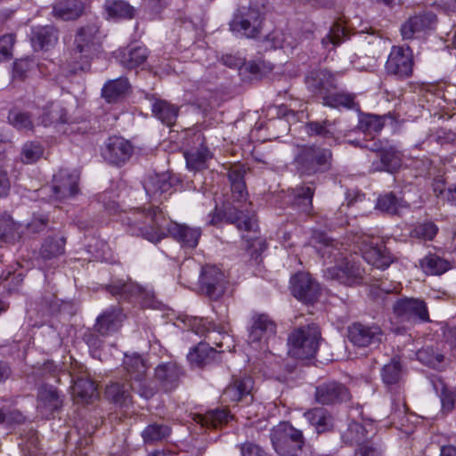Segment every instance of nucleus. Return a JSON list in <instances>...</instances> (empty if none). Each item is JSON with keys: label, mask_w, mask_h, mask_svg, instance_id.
Masks as SVG:
<instances>
[{"label": "nucleus", "mask_w": 456, "mask_h": 456, "mask_svg": "<svg viewBox=\"0 0 456 456\" xmlns=\"http://www.w3.org/2000/svg\"><path fill=\"white\" fill-rule=\"evenodd\" d=\"M305 85L314 94L320 95L324 100L332 89L336 88L337 83L333 74L326 69L312 70L305 77Z\"/></svg>", "instance_id": "4be33fe9"}, {"label": "nucleus", "mask_w": 456, "mask_h": 456, "mask_svg": "<svg viewBox=\"0 0 456 456\" xmlns=\"http://www.w3.org/2000/svg\"><path fill=\"white\" fill-rule=\"evenodd\" d=\"M7 120L19 132L27 134L34 130V122L28 112L12 109L8 112Z\"/></svg>", "instance_id": "a19ab883"}, {"label": "nucleus", "mask_w": 456, "mask_h": 456, "mask_svg": "<svg viewBox=\"0 0 456 456\" xmlns=\"http://www.w3.org/2000/svg\"><path fill=\"white\" fill-rule=\"evenodd\" d=\"M304 417L318 434L328 432L333 427L331 414L322 407L313 408L304 413Z\"/></svg>", "instance_id": "c756f323"}, {"label": "nucleus", "mask_w": 456, "mask_h": 456, "mask_svg": "<svg viewBox=\"0 0 456 456\" xmlns=\"http://www.w3.org/2000/svg\"><path fill=\"white\" fill-rule=\"evenodd\" d=\"M108 290L114 296H119L122 299H137L141 286L132 281H118L108 287Z\"/></svg>", "instance_id": "de8ad7c7"}, {"label": "nucleus", "mask_w": 456, "mask_h": 456, "mask_svg": "<svg viewBox=\"0 0 456 456\" xmlns=\"http://www.w3.org/2000/svg\"><path fill=\"white\" fill-rule=\"evenodd\" d=\"M201 289L212 299L220 298L226 289L224 274L216 266H205L201 270Z\"/></svg>", "instance_id": "dca6fc26"}, {"label": "nucleus", "mask_w": 456, "mask_h": 456, "mask_svg": "<svg viewBox=\"0 0 456 456\" xmlns=\"http://www.w3.org/2000/svg\"><path fill=\"white\" fill-rule=\"evenodd\" d=\"M376 207L389 215H400L402 210L409 207L408 203L397 198L393 192L385 193L378 198Z\"/></svg>", "instance_id": "e433bc0d"}, {"label": "nucleus", "mask_w": 456, "mask_h": 456, "mask_svg": "<svg viewBox=\"0 0 456 456\" xmlns=\"http://www.w3.org/2000/svg\"><path fill=\"white\" fill-rule=\"evenodd\" d=\"M382 331L377 325L354 322L348 328V338L356 346L366 347L381 340Z\"/></svg>", "instance_id": "412c9836"}, {"label": "nucleus", "mask_w": 456, "mask_h": 456, "mask_svg": "<svg viewBox=\"0 0 456 456\" xmlns=\"http://www.w3.org/2000/svg\"><path fill=\"white\" fill-rule=\"evenodd\" d=\"M264 15L255 8H243L230 21V30L238 37L257 38L263 29Z\"/></svg>", "instance_id": "6e6552de"}, {"label": "nucleus", "mask_w": 456, "mask_h": 456, "mask_svg": "<svg viewBox=\"0 0 456 456\" xmlns=\"http://www.w3.org/2000/svg\"><path fill=\"white\" fill-rule=\"evenodd\" d=\"M438 232V227L433 222H425L416 225L411 232L413 238L432 240Z\"/></svg>", "instance_id": "bf43d9fd"}, {"label": "nucleus", "mask_w": 456, "mask_h": 456, "mask_svg": "<svg viewBox=\"0 0 456 456\" xmlns=\"http://www.w3.org/2000/svg\"><path fill=\"white\" fill-rule=\"evenodd\" d=\"M368 427L370 429H368L367 426H362L354 421L348 425L346 431L343 435V439L346 443L359 446L355 456H380L379 450L368 441L369 435L372 436L375 434L372 424H368Z\"/></svg>", "instance_id": "f8f14e48"}, {"label": "nucleus", "mask_w": 456, "mask_h": 456, "mask_svg": "<svg viewBox=\"0 0 456 456\" xmlns=\"http://www.w3.org/2000/svg\"><path fill=\"white\" fill-rule=\"evenodd\" d=\"M380 161L383 166L382 170L393 173L396 171L402 165L401 153L394 147L383 150L380 152Z\"/></svg>", "instance_id": "864d4df0"}, {"label": "nucleus", "mask_w": 456, "mask_h": 456, "mask_svg": "<svg viewBox=\"0 0 456 456\" xmlns=\"http://www.w3.org/2000/svg\"><path fill=\"white\" fill-rule=\"evenodd\" d=\"M228 410L216 409L208 411L205 414H195L193 419L195 422L207 428H217L226 424L231 419Z\"/></svg>", "instance_id": "2f4dec72"}, {"label": "nucleus", "mask_w": 456, "mask_h": 456, "mask_svg": "<svg viewBox=\"0 0 456 456\" xmlns=\"http://www.w3.org/2000/svg\"><path fill=\"white\" fill-rule=\"evenodd\" d=\"M291 291L295 297L305 303H313L320 294L319 284L309 273H298L291 280Z\"/></svg>", "instance_id": "f3484780"}, {"label": "nucleus", "mask_w": 456, "mask_h": 456, "mask_svg": "<svg viewBox=\"0 0 456 456\" xmlns=\"http://www.w3.org/2000/svg\"><path fill=\"white\" fill-rule=\"evenodd\" d=\"M128 88L127 79L119 77L106 83L102 88V94L108 102H116L126 94Z\"/></svg>", "instance_id": "58836bf2"}, {"label": "nucleus", "mask_w": 456, "mask_h": 456, "mask_svg": "<svg viewBox=\"0 0 456 456\" xmlns=\"http://www.w3.org/2000/svg\"><path fill=\"white\" fill-rule=\"evenodd\" d=\"M331 159L330 150L309 145L298 149L295 163L302 174L313 175L329 169Z\"/></svg>", "instance_id": "0eeeda50"}, {"label": "nucleus", "mask_w": 456, "mask_h": 456, "mask_svg": "<svg viewBox=\"0 0 456 456\" xmlns=\"http://www.w3.org/2000/svg\"><path fill=\"white\" fill-rule=\"evenodd\" d=\"M306 133L310 136H320L324 139H333L335 142L336 138V127L335 122H331L328 119L323 121H311L305 125Z\"/></svg>", "instance_id": "c03bdc74"}, {"label": "nucleus", "mask_w": 456, "mask_h": 456, "mask_svg": "<svg viewBox=\"0 0 456 456\" xmlns=\"http://www.w3.org/2000/svg\"><path fill=\"white\" fill-rule=\"evenodd\" d=\"M147 57L148 51L144 46H134L122 53L120 62L126 69H132L144 63Z\"/></svg>", "instance_id": "a18cd8bd"}, {"label": "nucleus", "mask_w": 456, "mask_h": 456, "mask_svg": "<svg viewBox=\"0 0 456 456\" xmlns=\"http://www.w3.org/2000/svg\"><path fill=\"white\" fill-rule=\"evenodd\" d=\"M153 115L167 126H172L178 115V107L164 100H156L151 106Z\"/></svg>", "instance_id": "ea45409f"}, {"label": "nucleus", "mask_w": 456, "mask_h": 456, "mask_svg": "<svg viewBox=\"0 0 456 456\" xmlns=\"http://www.w3.org/2000/svg\"><path fill=\"white\" fill-rule=\"evenodd\" d=\"M124 314L119 307L106 309L96 320L95 329L102 336H109L121 327Z\"/></svg>", "instance_id": "a878e982"}, {"label": "nucleus", "mask_w": 456, "mask_h": 456, "mask_svg": "<svg viewBox=\"0 0 456 456\" xmlns=\"http://www.w3.org/2000/svg\"><path fill=\"white\" fill-rule=\"evenodd\" d=\"M314 247L324 261L334 263L323 271L327 280L337 281L346 286L359 285L364 281L366 272L360 257L356 254L348 255L343 244L322 235Z\"/></svg>", "instance_id": "f257e3e1"}, {"label": "nucleus", "mask_w": 456, "mask_h": 456, "mask_svg": "<svg viewBox=\"0 0 456 456\" xmlns=\"http://www.w3.org/2000/svg\"><path fill=\"white\" fill-rule=\"evenodd\" d=\"M349 38V33L340 21H336L330 28L328 34L322 38V45L327 50H333Z\"/></svg>", "instance_id": "4c0bfd02"}, {"label": "nucleus", "mask_w": 456, "mask_h": 456, "mask_svg": "<svg viewBox=\"0 0 456 456\" xmlns=\"http://www.w3.org/2000/svg\"><path fill=\"white\" fill-rule=\"evenodd\" d=\"M143 307H156L155 295L153 291L141 287L136 299Z\"/></svg>", "instance_id": "774afa93"}, {"label": "nucleus", "mask_w": 456, "mask_h": 456, "mask_svg": "<svg viewBox=\"0 0 456 456\" xmlns=\"http://www.w3.org/2000/svg\"><path fill=\"white\" fill-rule=\"evenodd\" d=\"M355 244L362 254V257L375 268L384 270L395 261V257L380 243L379 238L363 234L357 237Z\"/></svg>", "instance_id": "1a4fd4ad"}, {"label": "nucleus", "mask_w": 456, "mask_h": 456, "mask_svg": "<svg viewBox=\"0 0 456 456\" xmlns=\"http://www.w3.org/2000/svg\"><path fill=\"white\" fill-rule=\"evenodd\" d=\"M276 325L267 314H256L248 333V343L255 349L271 353L269 341L275 338Z\"/></svg>", "instance_id": "9b49d317"}, {"label": "nucleus", "mask_w": 456, "mask_h": 456, "mask_svg": "<svg viewBox=\"0 0 456 456\" xmlns=\"http://www.w3.org/2000/svg\"><path fill=\"white\" fill-rule=\"evenodd\" d=\"M65 240L62 238H47L43 243L40 255L45 259H51L64 252Z\"/></svg>", "instance_id": "4d7b16f0"}, {"label": "nucleus", "mask_w": 456, "mask_h": 456, "mask_svg": "<svg viewBox=\"0 0 456 456\" xmlns=\"http://www.w3.org/2000/svg\"><path fill=\"white\" fill-rule=\"evenodd\" d=\"M133 152L134 147L129 141L123 137L112 136L105 142L102 154L110 164L120 166L131 158Z\"/></svg>", "instance_id": "2eb2a0df"}, {"label": "nucleus", "mask_w": 456, "mask_h": 456, "mask_svg": "<svg viewBox=\"0 0 456 456\" xmlns=\"http://www.w3.org/2000/svg\"><path fill=\"white\" fill-rule=\"evenodd\" d=\"M422 271L428 275H441L452 268L451 262L436 254H428L419 262Z\"/></svg>", "instance_id": "c9c22d12"}, {"label": "nucleus", "mask_w": 456, "mask_h": 456, "mask_svg": "<svg viewBox=\"0 0 456 456\" xmlns=\"http://www.w3.org/2000/svg\"><path fill=\"white\" fill-rule=\"evenodd\" d=\"M23 228L14 222L9 215H3L0 217V240L4 242L15 243L21 238Z\"/></svg>", "instance_id": "72a5a7b5"}, {"label": "nucleus", "mask_w": 456, "mask_h": 456, "mask_svg": "<svg viewBox=\"0 0 456 456\" xmlns=\"http://www.w3.org/2000/svg\"><path fill=\"white\" fill-rule=\"evenodd\" d=\"M216 351L208 344L200 343L193 350L188 354V359L191 363L197 366L208 364L214 359Z\"/></svg>", "instance_id": "09e8293b"}, {"label": "nucleus", "mask_w": 456, "mask_h": 456, "mask_svg": "<svg viewBox=\"0 0 456 456\" xmlns=\"http://www.w3.org/2000/svg\"><path fill=\"white\" fill-rule=\"evenodd\" d=\"M167 234L180 243L183 248H194L198 246L201 237V229L171 222Z\"/></svg>", "instance_id": "393cba45"}, {"label": "nucleus", "mask_w": 456, "mask_h": 456, "mask_svg": "<svg viewBox=\"0 0 456 456\" xmlns=\"http://www.w3.org/2000/svg\"><path fill=\"white\" fill-rule=\"evenodd\" d=\"M182 376L183 370L175 362H162L155 368L154 371L155 381L164 392L175 390Z\"/></svg>", "instance_id": "6ab92c4d"}, {"label": "nucleus", "mask_w": 456, "mask_h": 456, "mask_svg": "<svg viewBox=\"0 0 456 456\" xmlns=\"http://www.w3.org/2000/svg\"><path fill=\"white\" fill-rule=\"evenodd\" d=\"M187 167L192 171H200L208 167V161L212 159L208 148L200 146L199 149L185 152Z\"/></svg>", "instance_id": "79ce46f5"}, {"label": "nucleus", "mask_w": 456, "mask_h": 456, "mask_svg": "<svg viewBox=\"0 0 456 456\" xmlns=\"http://www.w3.org/2000/svg\"><path fill=\"white\" fill-rule=\"evenodd\" d=\"M84 9L80 0H61L53 4L52 14L62 20H72L79 18Z\"/></svg>", "instance_id": "c85d7f7f"}, {"label": "nucleus", "mask_w": 456, "mask_h": 456, "mask_svg": "<svg viewBox=\"0 0 456 456\" xmlns=\"http://www.w3.org/2000/svg\"><path fill=\"white\" fill-rule=\"evenodd\" d=\"M434 191L443 200L456 205V185L444 188L442 183L437 182L434 184Z\"/></svg>", "instance_id": "0e129e2a"}, {"label": "nucleus", "mask_w": 456, "mask_h": 456, "mask_svg": "<svg viewBox=\"0 0 456 456\" xmlns=\"http://www.w3.org/2000/svg\"><path fill=\"white\" fill-rule=\"evenodd\" d=\"M314 397L317 403L330 405L348 401L350 399V393L343 384L330 381L322 383L316 387Z\"/></svg>", "instance_id": "a211bd4d"}, {"label": "nucleus", "mask_w": 456, "mask_h": 456, "mask_svg": "<svg viewBox=\"0 0 456 456\" xmlns=\"http://www.w3.org/2000/svg\"><path fill=\"white\" fill-rule=\"evenodd\" d=\"M44 149L40 143L27 142L21 149V161L25 164H32L37 161L43 155Z\"/></svg>", "instance_id": "13d9d810"}, {"label": "nucleus", "mask_w": 456, "mask_h": 456, "mask_svg": "<svg viewBox=\"0 0 456 456\" xmlns=\"http://www.w3.org/2000/svg\"><path fill=\"white\" fill-rule=\"evenodd\" d=\"M23 420L24 417L19 411L0 409V424L12 425L21 423Z\"/></svg>", "instance_id": "338daca9"}, {"label": "nucleus", "mask_w": 456, "mask_h": 456, "mask_svg": "<svg viewBox=\"0 0 456 456\" xmlns=\"http://www.w3.org/2000/svg\"><path fill=\"white\" fill-rule=\"evenodd\" d=\"M321 331L315 324L295 330L288 339L289 353L295 358L314 357L319 347Z\"/></svg>", "instance_id": "423d86ee"}, {"label": "nucleus", "mask_w": 456, "mask_h": 456, "mask_svg": "<svg viewBox=\"0 0 456 456\" xmlns=\"http://www.w3.org/2000/svg\"><path fill=\"white\" fill-rule=\"evenodd\" d=\"M122 224L127 232L142 236L145 240L158 243L167 236L171 222L159 207L146 210L135 208L126 212L122 216Z\"/></svg>", "instance_id": "f03ea898"}, {"label": "nucleus", "mask_w": 456, "mask_h": 456, "mask_svg": "<svg viewBox=\"0 0 456 456\" xmlns=\"http://www.w3.org/2000/svg\"><path fill=\"white\" fill-rule=\"evenodd\" d=\"M109 16L112 18L131 19L134 17V10L125 1H108L105 4Z\"/></svg>", "instance_id": "603ef678"}, {"label": "nucleus", "mask_w": 456, "mask_h": 456, "mask_svg": "<svg viewBox=\"0 0 456 456\" xmlns=\"http://www.w3.org/2000/svg\"><path fill=\"white\" fill-rule=\"evenodd\" d=\"M134 384L112 382L106 387L105 394L108 399L119 405H126L130 402L131 390Z\"/></svg>", "instance_id": "f704fd0d"}, {"label": "nucleus", "mask_w": 456, "mask_h": 456, "mask_svg": "<svg viewBox=\"0 0 456 456\" xmlns=\"http://www.w3.org/2000/svg\"><path fill=\"white\" fill-rule=\"evenodd\" d=\"M62 400L58 391L50 386H43L37 394V409L42 415L48 418L54 411L61 407Z\"/></svg>", "instance_id": "bb28decb"}, {"label": "nucleus", "mask_w": 456, "mask_h": 456, "mask_svg": "<svg viewBox=\"0 0 456 456\" xmlns=\"http://www.w3.org/2000/svg\"><path fill=\"white\" fill-rule=\"evenodd\" d=\"M79 175L76 171L61 169L53 176V191L55 198L64 200L73 197L78 192Z\"/></svg>", "instance_id": "aec40b11"}, {"label": "nucleus", "mask_w": 456, "mask_h": 456, "mask_svg": "<svg viewBox=\"0 0 456 456\" xmlns=\"http://www.w3.org/2000/svg\"><path fill=\"white\" fill-rule=\"evenodd\" d=\"M416 355L418 360L423 364L433 368L437 367L444 360V355L441 354H436L431 347L419 349Z\"/></svg>", "instance_id": "052dcab7"}, {"label": "nucleus", "mask_w": 456, "mask_h": 456, "mask_svg": "<svg viewBox=\"0 0 456 456\" xmlns=\"http://www.w3.org/2000/svg\"><path fill=\"white\" fill-rule=\"evenodd\" d=\"M431 383L436 393L440 397L442 411L446 413L452 411L456 403V389L448 387L444 381L437 377L431 379Z\"/></svg>", "instance_id": "473e14b6"}, {"label": "nucleus", "mask_w": 456, "mask_h": 456, "mask_svg": "<svg viewBox=\"0 0 456 456\" xmlns=\"http://www.w3.org/2000/svg\"><path fill=\"white\" fill-rule=\"evenodd\" d=\"M410 20L416 26L417 30L422 32L432 28L436 23V16L433 12H428L416 14L411 17Z\"/></svg>", "instance_id": "680f3d73"}, {"label": "nucleus", "mask_w": 456, "mask_h": 456, "mask_svg": "<svg viewBox=\"0 0 456 456\" xmlns=\"http://www.w3.org/2000/svg\"><path fill=\"white\" fill-rule=\"evenodd\" d=\"M241 456H269L258 444L247 441L240 446Z\"/></svg>", "instance_id": "69168bd1"}, {"label": "nucleus", "mask_w": 456, "mask_h": 456, "mask_svg": "<svg viewBox=\"0 0 456 456\" xmlns=\"http://www.w3.org/2000/svg\"><path fill=\"white\" fill-rule=\"evenodd\" d=\"M253 379L248 376L233 378L224 389L222 399L225 403H237L242 400L251 401Z\"/></svg>", "instance_id": "5701e85b"}, {"label": "nucleus", "mask_w": 456, "mask_h": 456, "mask_svg": "<svg viewBox=\"0 0 456 456\" xmlns=\"http://www.w3.org/2000/svg\"><path fill=\"white\" fill-rule=\"evenodd\" d=\"M385 117L368 114L363 116L359 122V130L365 134L373 136L374 134L380 132L384 126Z\"/></svg>", "instance_id": "5fc2aeb1"}, {"label": "nucleus", "mask_w": 456, "mask_h": 456, "mask_svg": "<svg viewBox=\"0 0 456 456\" xmlns=\"http://www.w3.org/2000/svg\"><path fill=\"white\" fill-rule=\"evenodd\" d=\"M123 364L130 382L134 384V391L146 399L152 397L156 389L150 386L146 379L148 366L145 360L139 354H126Z\"/></svg>", "instance_id": "9d476101"}, {"label": "nucleus", "mask_w": 456, "mask_h": 456, "mask_svg": "<svg viewBox=\"0 0 456 456\" xmlns=\"http://www.w3.org/2000/svg\"><path fill=\"white\" fill-rule=\"evenodd\" d=\"M270 438L274 451L280 456H297L305 444L302 431L287 422L275 426L271 430Z\"/></svg>", "instance_id": "39448f33"}, {"label": "nucleus", "mask_w": 456, "mask_h": 456, "mask_svg": "<svg viewBox=\"0 0 456 456\" xmlns=\"http://www.w3.org/2000/svg\"><path fill=\"white\" fill-rule=\"evenodd\" d=\"M98 28L94 24L81 27L76 34L69 64L71 72L85 70L89 66V58L95 49Z\"/></svg>", "instance_id": "20e7f679"}, {"label": "nucleus", "mask_w": 456, "mask_h": 456, "mask_svg": "<svg viewBox=\"0 0 456 456\" xmlns=\"http://www.w3.org/2000/svg\"><path fill=\"white\" fill-rule=\"evenodd\" d=\"M170 434V428L167 425L160 423H152L148 425L142 433L143 441L148 444H152L161 441Z\"/></svg>", "instance_id": "3c124183"}, {"label": "nucleus", "mask_w": 456, "mask_h": 456, "mask_svg": "<svg viewBox=\"0 0 456 456\" xmlns=\"http://www.w3.org/2000/svg\"><path fill=\"white\" fill-rule=\"evenodd\" d=\"M69 121L67 110L61 102H51L43 113L42 123L48 126L53 123H66Z\"/></svg>", "instance_id": "49530a36"}, {"label": "nucleus", "mask_w": 456, "mask_h": 456, "mask_svg": "<svg viewBox=\"0 0 456 456\" xmlns=\"http://www.w3.org/2000/svg\"><path fill=\"white\" fill-rule=\"evenodd\" d=\"M381 377L387 386L399 383L403 377V366L400 360L393 358L385 364L381 370Z\"/></svg>", "instance_id": "8fccbe9b"}, {"label": "nucleus", "mask_w": 456, "mask_h": 456, "mask_svg": "<svg viewBox=\"0 0 456 456\" xmlns=\"http://www.w3.org/2000/svg\"><path fill=\"white\" fill-rule=\"evenodd\" d=\"M322 103L331 108L344 107L351 109L354 105V95L344 92L336 94L330 92L328 95L324 96Z\"/></svg>", "instance_id": "6e6d98bb"}, {"label": "nucleus", "mask_w": 456, "mask_h": 456, "mask_svg": "<svg viewBox=\"0 0 456 456\" xmlns=\"http://www.w3.org/2000/svg\"><path fill=\"white\" fill-rule=\"evenodd\" d=\"M314 190L310 186H297L291 191L292 204L300 211L309 214L313 208Z\"/></svg>", "instance_id": "37998d69"}, {"label": "nucleus", "mask_w": 456, "mask_h": 456, "mask_svg": "<svg viewBox=\"0 0 456 456\" xmlns=\"http://www.w3.org/2000/svg\"><path fill=\"white\" fill-rule=\"evenodd\" d=\"M232 205L225 208L224 216L232 224H236L239 230L252 231L256 226L251 203L247 201L248 192L245 182L231 184Z\"/></svg>", "instance_id": "7ed1b4c3"}, {"label": "nucleus", "mask_w": 456, "mask_h": 456, "mask_svg": "<svg viewBox=\"0 0 456 456\" xmlns=\"http://www.w3.org/2000/svg\"><path fill=\"white\" fill-rule=\"evenodd\" d=\"M58 39L59 33L53 26H37L32 28L31 43L36 51L48 50L53 47L57 44Z\"/></svg>", "instance_id": "cd10ccee"}, {"label": "nucleus", "mask_w": 456, "mask_h": 456, "mask_svg": "<svg viewBox=\"0 0 456 456\" xmlns=\"http://www.w3.org/2000/svg\"><path fill=\"white\" fill-rule=\"evenodd\" d=\"M143 187L150 198L156 201H161L171 194L172 183L167 174H154L148 176Z\"/></svg>", "instance_id": "b1692460"}, {"label": "nucleus", "mask_w": 456, "mask_h": 456, "mask_svg": "<svg viewBox=\"0 0 456 456\" xmlns=\"http://www.w3.org/2000/svg\"><path fill=\"white\" fill-rule=\"evenodd\" d=\"M393 312L401 322H430L427 304L419 298L405 297L397 300Z\"/></svg>", "instance_id": "4468645a"}, {"label": "nucleus", "mask_w": 456, "mask_h": 456, "mask_svg": "<svg viewBox=\"0 0 456 456\" xmlns=\"http://www.w3.org/2000/svg\"><path fill=\"white\" fill-rule=\"evenodd\" d=\"M386 70L399 78L409 77L413 70L411 49L408 45L393 46L386 62Z\"/></svg>", "instance_id": "ddd939ff"}, {"label": "nucleus", "mask_w": 456, "mask_h": 456, "mask_svg": "<svg viewBox=\"0 0 456 456\" xmlns=\"http://www.w3.org/2000/svg\"><path fill=\"white\" fill-rule=\"evenodd\" d=\"M14 43L15 37L12 34H6L0 37V62L12 57Z\"/></svg>", "instance_id": "e2e57ef3"}, {"label": "nucleus", "mask_w": 456, "mask_h": 456, "mask_svg": "<svg viewBox=\"0 0 456 456\" xmlns=\"http://www.w3.org/2000/svg\"><path fill=\"white\" fill-rule=\"evenodd\" d=\"M71 390L73 398L77 403H88L94 398L97 397L94 382L88 378H77L73 382Z\"/></svg>", "instance_id": "7c9ffc66"}]
</instances>
